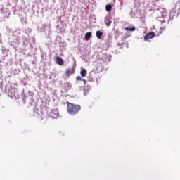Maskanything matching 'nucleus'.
I'll return each mask as SVG.
<instances>
[{
    "instance_id": "obj_10",
    "label": "nucleus",
    "mask_w": 180,
    "mask_h": 180,
    "mask_svg": "<svg viewBox=\"0 0 180 180\" xmlns=\"http://www.w3.org/2000/svg\"><path fill=\"white\" fill-rule=\"evenodd\" d=\"M105 11H107V12H109V11H112V5L107 4L105 6Z\"/></svg>"
},
{
    "instance_id": "obj_1",
    "label": "nucleus",
    "mask_w": 180,
    "mask_h": 180,
    "mask_svg": "<svg viewBox=\"0 0 180 180\" xmlns=\"http://www.w3.org/2000/svg\"><path fill=\"white\" fill-rule=\"evenodd\" d=\"M67 110L69 115H77L81 110V105L67 102Z\"/></svg>"
},
{
    "instance_id": "obj_13",
    "label": "nucleus",
    "mask_w": 180,
    "mask_h": 180,
    "mask_svg": "<svg viewBox=\"0 0 180 180\" xmlns=\"http://www.w3.org/2000/svg\"><path fill=\"white\" fill-rule=\"evenodd\" d=\"M164 30H165V27H161L160 30V34H161V33H162Z\"/></svg>"
},
{
    "instance_id": "obj_4",
    "label": "nucleus",
    "mask_w": 180,
    "mask_h": 180,
    "mask_svg": "<svg viewBox=\"0 0 180 180\" xmlns=\"http://www.w3.org/2000/svg\"><path fill=\"white\" fill-rule=\"evenodd\" d=\"M50 117L52 119H57V117H58V111L56 110H53L50 113Z\"/></svg>"
},
{
    "instance_id": "obj_9",
    "label": "nucleus",
    "mask_w": 180,
    "mask_h": 180,
    "mask_svg": "<svg viewBox=\"0 0 180 180\" xmlns=\"http://www.w3.org/2000/svg\"><path fill=\"white\" fill-rule=\"evenodd\" d=\"M124 29L127 32H134V30H136V27H125Z\"/></svg>"
},
{
    "instance_id": "obj_5",
    "label": "nucleus",
    "mask_w": 180,
    "mask_h": 180,
    "mask_svg": "<svg viewBox=\"0 0 180 180\" xmlns=\"http://www.w3.org/2000/svg\"><path fill=\"white\" fill-rule=\"evenodd\" d=\"M55 61L58 65H63V64H64V60H63L60 56H57Z\"/></svg>"
},
{
    "instance_id": "obj_3",
    "label": "nucleus",
    "mask_w": 180,
    "mask_h": 180,
    "mask_svg": "<svg viewBox=\"0 0 180 180\" xmlns=\"http://www.w3.org/2000/svg\"><path fill=\"white\" fill-rule=\"evenodd\" d=\"M154 37H155V33L150 32L144 37V40H146V41H148L150 39H154Z\"/></svg>"
},
{
    "instance_id": "obj_11",
    "label": "nucleus",
    "mask_w": 180,
    "mask_h": 180,
    "mask_svg": "<svg viewBox=\"0 0 180 180\" xmlns=\"http://www.w3.org/2000/svg\"><path fill=\"white\" fill-rule=\"evenodd\" d=\"M82 77H86L87 72L85 69H82L80 72Z\"/></svg>"
},
{
    "instance_id": "obj_14",
    "label": "nucleus",
    "mask_w": 180,
    "mask_h": 180,
    "mask_svg": "<svg viewBox=\"0 0 180 180\" xmlns=\"http://www.w3.org/2000/svg\"><path fill=\"white\" fill-rule=\"evenodd\" d=\"M76 81H82V77H81V76H77L76 77Z\"/></svg>"
},
{
    "instance_id": "obj_2",
    "label": "nucleus",
    "mask_w": 180,
    "mask_h": 180,
    "mask_svg": "<svg viewBox=\"0 0 180 180\" xmlns=\"http://www.w3.org/2000/svg\"><path fill=\"white\" fill-rule=\"evenodd\" d=\"M74 72H75V69L74 68L71 69L68 68L65 71V76L68 77V78H70V77H71Z\"/></svg>"
},
{
    "instance_id": "obj_12",
    "label": "nucleus",
    "mask_w": 180,
    "mask_h": 180,
    "mask_svg": "<svg viewBox=\"0 0 180 180\" xmlns=\"http://www.w3.org/2000/svg\"><path fill=\"white\" fill-rule=\"evenodd\" d=\"M11 97L12 98V99H15V98H18V96H16V94H15L13 93H11Z\"/></svg>"
},
{
    "instance_id": "obj_6",
    "label": "nucleus",
    "mask_w": 180,
    "mask_h": 180,
    "mask_svg": "<svg viewBox=\"0 0 180 180\" xmlns=\"http://www.w3.org/2000/svg\"><path fill=\"white\" fill-rule=\"evenodd\" d=\"M92 37V33L91 32H86L84 36V39L88 41L89 39Z\"/></svg>"
},
{
    "instance_id": "obj_7",
    "label": "nucleus",
    "mask_w": 180,
    "mask_h": 180,
    "mask_svg": "<svg viewBox=\"0 0 180 180\" xmlns=\"http://www.w3.org/2000/svg\"><path fill=\"white\" fill-rule=\"evenodd\" d=\"M102 36H103V32H102V31H96V37L98 39H101Z\"/></svg>"
},
{
    "instance_id": "obj_8",
    "label": "nucleus",
    "mask_w": 180,
    "mask_h": 180,
    "mask_svg": "<svg viewBox=\"0 0 180 180\" xmlns=\"http://www.w3.org/2000/svg\"><path fill=\"white\" fill-rule=\"evenodd\" d=\"M105 25H107V26H110L112 24V20H110V19H109V18H105Z\"/></svg>"
},
{
    "instance_id": "obj_16",
    "label": "nucleus",
    "mask_w": 180,
    "mask_h": 180,
    "mask_svg": "<svg viewBox=\"0 0 180 180\" xmlns=\"http://www.w3.org/2000/svg\"><path fill=\"white\" fill-rule=\"evenodd\" d=\"M82 81H83L84 84H86V80H85V79H83Z\"/></svg>"
},
{
    "instance_id": "obj_15",
    "label": "nucleus",
    "mask_w": 180,
    "mask_h": 180,
    "mask_svg": "<svg viewBox=\"0 0 180 180\" xmlns=\"http://www.w3.org/2000/svg\"><path fill=\"white\" fill-rule=\"evenodd\" d=\"M89 89H91V86H87L86 88H84V91H86V92H88Z\"/></svg>"
}]
</instances>
